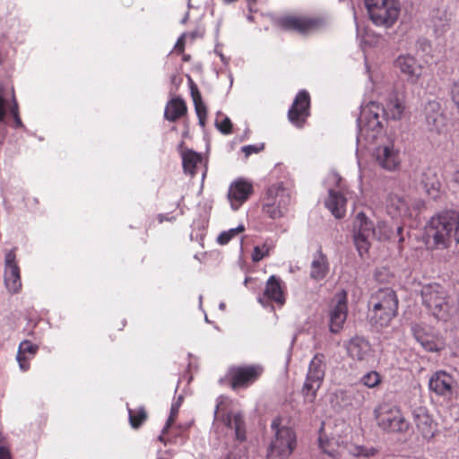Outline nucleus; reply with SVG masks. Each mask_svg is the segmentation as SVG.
Returning <instances> with one entry per match:
<instances>
[{
	"instance_id": "obj_1",
	"label": "nucleus",
	"mask_w": 459,
	"mask_h": 459,
	"mask_svg": "<svg viewBox=\"0 0 459 459\" xmlns=\"http://www.w3.org/2000/svg\"><path fill=\"white\" fill-rule=\"evenodd\" d=\"M403 111L404 106L398 100H391L385 108L374 101L361 107L358 118L359 139L367 141L377 139L383 131L380 116L384 115L387 119L398 120L402 118Z\"/></svg>"
},
{
	"instance_id": "obj_2",
	"label": "nucleus",
	"mask_w": 459,
	"mask_h": 459,
	"mask_svg": "<svg viewBox=\"0 0 459 459\" xmlns=\"http://www.w3.org/2000/svg\"><path fill=\"white\" fill-rule=\"evenodd\" d=\"M420 296L422 305L438 320L448 321L459 312L457 299L438 283L423 285Z\"/></svg>"
},
{
	"instance_id": "obj_3",
	"label": "nucleus",
	"mask_w": 459,
	"mask_h": 459,
	"mask_svg": "<svg viewBox=\"0 0 459 459\" xmlns=\"http://www.w3.org/2000/svg\"><path fill=\"white\" fill-rule=\"evenodd\" d=\"M359 133L357 136V143L362 147H368L375 144L373 157L377 165L386 171H395L401 165V151L400 147L391 136L384 134L383 132L376 140L367 141L359 139Z\"/></svg>"
},
{
	"instance_id": "obj_4",
	"label": "nucleus",
	"mask_w": 459,
	"mask_h": 459,
	"mask_svg": "<svg viewBox=\"0 0 459 459\" xmlns=\"http://www.w3.org/2000/svg\"><path fill=\"white\" fill-rule=\"evenodd\" d=\"M453 212H445L430 219L426 226L427 245L444 249L454 238L455 224Z\"/></svg>"
},
{
	"instance_id": "obj_5",
	"label": "nucleus",
	"mask_w": 459,
	"mask_h": 459,
	"mask_svg": "<svg viewBox=\"0 0 459 459\" xmlns=\"http://www.w3.org/2000/svg\"><path fill=\"white\" fill-rule=\"evenodd\" d=\"M273 437L268 449V459H287L297 446L295 431L281 424L280 418H275L271 423Z\"/></svg>"
},
{
	"instance_id": "obj_6",
	"label": "nucleus",
	"mask_w": 459,
	"mask_h": 459,
	"mask_svg": "<svg viewBox=\"0 0 459 459\" xmlns=\"http://www.w3.org/2000/svg\"><path fill=\"white\" fill-rule=\"evenodd\" d=\"M371 319L380 326L387 325L395 316L398 299L394 291L389 288L380 289L369 299Z\"/></svg>"
},
{
	"instance_id": "obj_7",
	"label": "nucleus",
	"mask_w": 459,
	"mask_h": 459,
	"mask_svg": "<svg viewBox=\"0 0 459 459\" xmlns=\"http://www.w3.org/2000/svg\"><path fill=\"white\" fill-rule=\"evenodd\" d=\"M365 5L372 22L385 28L392 27L401 12L399 0H365Z\"/></svg>"
},
{
	"instance_id": "obj_8",
	"label": "nucleus",
	"mask_w": 459,
	"mask_h": 459,
	"mask_svg": "<svg viewBox=\"0 0 459 459\" xmlns=\"http://www.w3.org/2000/svg\"><path fill=\"white\" fill-rule=\"evenodd\" d=\"M290 192L282 182L273 184L264 197L263 211L272 219H279L286 214L290 204Z\"/></svg>"
},
{
	"instance_id": "obj_9",
	"label": "nucleus",
	"mask_w": 459,
	"mask_h": 459,
	"mask_svg": "<svg viewBox=\"0 0 459 459\" xmlns=\"http://www.w3.org/2000/svg\"><path fill=\"white\" fill-rule=\"evenodd\" d=\"M374 414L377 425L385 431L403 433L409 429V422L396 406L387 403L380 404L375 409Z\"/></svg>"
},
{
	"instance_id": "obj_10",
	"label": "nucleus",
	"mask_w": 459,
	"mask_h": 459,
	"mask_svg": "<svg viewBox=\"0 0 459 459\" xmlns=\"http://www.w3.org/2000/svg\"><path fill=\"white\" fill-rule=\"evenodd\" d=\"M375 233L373 222L364 212H359L353 221V238L360 256L368 252Z\"/></svg>"
},
{
	"instance_id": "obj_11",
	"label": "nucleus",
	"mask_w": 459,
	"mask_h": 459,
	"mask_svg": "<svg viewBox=\"0 0 459 459\" xmlns=\"http://www.w3.org/2000/svg\"><path fill=\"white\" fill-rule=\"evenodd\" d=\"M325 371L324 356L316 354L311 359L307 378L303 386L305 398L308 402H313L319 387L321 386Z\"/></svg>"
},
{
	"instance_id": "obj_12",
	"label": "nucleus",
	"mask_w": 459,
	"mask_h": 459,
	"mask_svg": "<svg viewBox=\"0 0 459 459\" xmlns=\"http://www.w3.org/2000/svg\"><path fill=\"white\" fill-rule=\"evenodd\" d=\"M279 25L285 30L307 35L323 30L326 26V22L321 18L287 15L279 19Z\"/></svg>"
},
{
	"instance_id": "obj_13",
	"label": "nucleus",
	"mask_w": 459,
	"mask_h": 459,
	"mask_svg": "<svg viewBox=\"0 0 459 459\" xmlns=\"http://www.w3.org/2000/svg\"><path fill=\"white\" fill-rule=\"evenodd\" d=\"M228 399L220 397L217 402L214 412L215 420L221 421L223 425L230 430H233L236 439L243 441L246 438L245 422L240 413L226 411Z\"/></svg>"
},
{
	"instance_id": "obj_14",
	"label": "nucleus",
	"mask_w": 459,
	"mask_h": 459,
	"mask_svg": "<svg viewBox=\"0 0 459 459\" xmlns=\"http://www.w3.org/2000/svg\"><path fill=\"white\" fill-rule=\"evenodd\" d=\"M348 312L347 293L342 290L332 299L329 310V327L332 333H339L346 321Z\"/></svg>"
},
{
	"instance_id": "obj_15",
	"label": "nucleus",
	"mask_w": 459,
	"mask_h": 459,
	"mask_svg": "<svg viewBox=\"0 0 459 459\" xmlns=\"http://www.w3.org/2000/svg\"><path fill=\"white\" fill-rule=\"evenodd\" d=\"M4 281L5 288L12 294L18 293L22 290L21 270L13 250L5 254Z\"/></svg>"
},
{
	"instance_id": "obj_16",
	"label": "nucleus",
	"mask_w": 459,
	"mask_h": 459,
	"mask_svg": "<svg viewBox=\"0 0 459 459\" xmlns=\"http://www.w3.org/2000/svg\"><path fill=\"white\" fill-rule=\"evenodd\" d=\"M349 357L356 361L370 363L375 359V351L371 344L363 337L355 336L345 344Z\"/></svg>"
},
{
	"instance_id": "obj_17",
	"label": "nucleus",
	"mask_w": 459,
	"mask_h": 459,
	"mask_svg": "<svg viewBox=\"0 0 459 459\" xmlns=\"http://www.w3.org/2000/svg\"><path fill=\"white\" fill-rule=\"evenodd\" d=\"M411 332L417 342H419L426 351L435 352L441 350L442 344L430 326L425 324L412 323Z\"/></svg>"
},
{
	"instance_id": "obj_18",
	"label": "nucleus",
	"mask_w": 459,
	"mask_h": 459,
	"mask_svg": "<svg viewBox=\"0 0 459 459\" xmlns=\"http://www.w3.org/2000/svg\"><path fill=\"white\" fill-rule=\"evenodd\" d=\"M263 372L259 365L234 367L230 369L233 388L246 387L258 379Z\"/></svg>"
},
{
	"instance_id": "obj_19",
	"label": "nucleus",
	"mask_w": 459,
	"mask_h": 459,
	"mask_svg": "<svg viewBox=\"0 0 459 459\" xmlns=\"http://www.w3.org/2000/svg\"><path fill=\"white\" fill-rule=\"evenodd\" d=\"M310 99L307 91L298 93L288 112L289 120L297 127H302L309 116Z\"/></svg>"
},
{
	"instance_id": "obj_20",
	"label": "nucleus",
	"mask_w": 459,
	"mask_h": 459,
	"mask_svg": "<svg viewBox=\"0 0 459 459\" xmlns=\"http://www.w3.org/2000/svg\"><path fill=\"white\" fill-rule=\"evenodd\" d=\"M429 386L437 395L450 397L455 387V380L450 374L441 370L430 377Z\"/></svg>"
},
{
	"instance_id": "obj_21",
	"label": "nucleus",
	"mask_w": 459,
	"mask_h": 459,
	"mask_svg": "<svg viewBox=\"0 0 459 459\" xmlns=\"http://www.w3.org/2000/svg\"><path fill=\"white\" fill-rule=\"evenodd\" d=\"M426 124L429 130L440 132L446 124V118L441 111V105L437 100H429L424 107Z\"/></svg>"
},
{
	"instance_id": "obj_22",
	"label": "nucleus",
	"mask_w": 459,
	"mask_h": 459,
	"mask_svg": "<svg viewBox=\"0 0 459 459\" xmlns=\"http://www.w3.org/2000/svg\"><path fill=\"white\" fill-rule=\"evenodd\" d=\"M387 213L396 220H403L411 216L410 205L407 199L399 194L391 193L388 195L385 203Z\"/></svg>"
},
{
	"instance_id": "obj_23",
	"label": "nucleus",
	"mask_w": 459,
	"mask_h": 459,
	"mask_svg": "<svg viewBox=\"0 0 459 459\" xmlns=\"http://www.w3.org/2000/svg\"><path fill=\"white\" fill-rule=\"evenodd\" d=\"M258 301L265 307L268 301H273L279 306L285 303V297L281 286V281L275 275H272L266 281L263 297Z\"/></svg>"
},
{
	"instance_id": "obj_24",
	"label": "nucleus",
	"mask_w": 459,
	"mask_h": 459,
	"mask_svg": "<svg viewBox=\"0 0 459 459\" xmlns=\"http://www.w3.org/2000/svg\"><path fill=\"white\" fill-rule=\"evenodd\" d=\"M252 185L245 180L239 179L232 183L228 193V199L233 210H238L252 193Z\"/></svg>"
},
{
	"instance_id": "obj_25",
	"label": "nucleus",
	"mask_w": 459,
	"mask_h": 459,
	"mask_svg": "<svg viewBox=\"0 0 459 459\" xmlns=\"http://www.w3.org/2000/svg\"><path fill=\"white\" fill-rule=\"evenodd\" d=\"M413 421L423 438L430 439L435 433V425L425 407H417L412 411Z\"/></svg>"
},
{
	"instance_id": "obj_26",
	"label": "nucleus",
	"mask_w": 459,
	"mask_h": 459,
	"mask_svg": "<svg viewBox=\"0 0 459 459\" xmlns=\"http://www.w3.org/2000/svg\"><path fill=\"white\" fill-rule=\"evenodd\" d=\"M395 65L411 82H416L421 75V65L410 55L398 56Z\"/></svg>"
},
{
	"instance_id": "obj_27",
	"label": "nucleus",
	"mask_w": 459,
	"mask_h": 459,
	"mask_svg": "<svg viewBox=\"0 0 459 459\" xmlns=\"http://www.w3.org/2000/svg\"><path fill=\"white\" fill-rule=\"evenodd\" d=\"M346 204L347 199L342 193L333 189L329 190V195L325 200V206L335 218L341 219L344 217Z\"/></svg>"
},
{
	"instance_id": "obj_28",
	"label": "nucleus",
	"mask_w": 459,
	"mask_h": 459,
	"mask_svg": "<svg viewBox=\"0 0 459 459\" xmlns=\"http://www.w3.org/2000/svg\"><path fill=\"white\" fill-rule=\"evenodd\" d=\"M451 15L446 10H434L431 14V22L435 34L437 37L446 34L451 27Z\"/></svg>"
},
{
	"instance_id": "obj_29",
	"label": "nucleus",
	"mask_w": 459,
	"mask_h": 459,
	"mask_svg": "<svg viewBox=\"0 0 459 459\" xmlns=\"http://www.w3.org/2000/svg\"><path fill=\"white\" fill-rule=\"evenodd\" d=\"M328 271L329 264L326 256L321 251L316 252L311 262L310 277L316 281L323 280L327 275Z\"/></svg>"
},
{
	"instance_id": "obj_30",
	"label": "nucleus",
	"mask_w": 459,
	"mask_h": 459,
	"mask_svg": "<svg viewBox=\"0 0 459 459\" xmlns=\"http://www.w3.org/2000/svg\"><path fill=\"white\" fill-rule=\"evenodd\" d=\"M183 168L186 173L195 176L203 166V157L193 151H186L182 154Z\"/></svg>"
},
{
	"instance_id": "obj_31",
	"label": "nucleus",
	"mask_w": 459,
	"mask_h": 459,
	"mask_svg": "<svg viewBox=\"0 0 459 459\" xmlns=\"http://www.w3.org/2000/svg\"><path fill=\"white\" fill-rule=\"evenodd\" d=\"M420 180L422 189L431 197H437L439 189V182L435 172L431 169L423 171Z\"/></svg>"
},
{
	"instance_id": "obj_32",
	"label": "nucleus",
	"mask_w": 459,
	"mask_h": 459,
	"mask_svg": "<svg viewBox=\"0 0 459 459\" xmlns=\"http://www.w3.org/2000/svg\"><path fill=\"white\" fill-rule=\"evenodd\" d=\"M186 112L185 101L180 98H174L168 102L164 117L167 120L174 122Z\"/></svg>"
},
{
	"instance_id": "obj_33",
	"label": "nucleus",
	"mask_w": 459,
	"mask_h": 459,
	"mask_svg": "<svg viewBox=\"0 0 459 459\" xmlns=\"http://www.w3.org/2000/svg\"><path fill=\"white\" fill-rule=\"evenodd\" d=\"M348 452L353 456L371 457L377 455V450L373 446L349 443L346 445Z\"/></svg>"
},
{
	"instance_id": "obj_34",
	"label": "nucleus",
	"mask_w": 459,
	"mask_h": 459,
	"mask_svg": "<svg viewBox=\"0 0 459 459\" xmlns=\"http://www.w3.org/2000/svg\"><path fill=\"white\" fill-rule=\"evenodd\" d=\"M181 397L178 398V401L175 403H173L171 405V408H170V414H169V417L167 420V423L165 425V427L163 428L162 429V432L161 434L159 436V440L160 442H164L166 443L167 442V437H166V434L169 430V429L172 426V424L174 423L177 416H178V409H179V406H180V402H181Z\"/></svg>"
},
{
	"instance_id": "obj_35",
	"label": "nucleus",
	"mask_w": 459,
	"mask_h": 459,
	"mask_svg": "<svg viewBox=\"0 0 459 459\" xmlns=\"http://www.w3.org/2000/svg\"><path fill=\"white\" fill-rule=\"evenodd\" d=\"M381 375L375 370L368 371V373L364 374L360 378V383L368 388H375L381 384Z\"/></svg>"
},
{
	"instance_id": "obj_36",
	"label": "nucleus",
	"mask_w": 459,
	"mask_h": 459,
	"mask_svg": "<svg viewBox=\"0 0 459 459\" xmlns=\"http://www.w3.org/2000/svg\"><path fill=\"white\" fill-rule=\"evenodd\" d=\"M273 247V243L271 240H266L262 247H255L252 254V260L254 262L261 261L264 257L269 255Z\"/></svg>"
},
{
	"instance_id": "obj_37",
	"label": "nucleus",
	"mask_w": 459,
	"mask_h": 459,
	"mask_svg": "<svg viewBox=\"0 0 459 459\" xmlns=\"http://www.w3.org/2000/svg\"><path fill=\"white\" fill-rule=\"evenodd\" d=\"M215 126L224 134L231 133L232 124L230 119L220 111L216 114Z\"/></svg>"
},
{
	"instance_id": "obj_38",
	"label": "nucleus",
	"mask_w": 459,
	"mask_h": 459,
	"mask_svg": "<svg viewBox=\"0 0 459 459\" xmlns=\"http://www.w3.org/2000/svg\"><path fill=\"white\" fill-rule=\"evenodd\" d=\"M392 230L387 225L385 221H379L377 228H376V233L374 236V238H377L380 241L386 240L391 238L392 237Z\"/></svg>"
},
{
	"instance_id": "obj_39",
	"label": "nucleus",
	"mask_w": 459,
	"mask_h": 459,
	"mask_svg": "<svg viewBox=\"0 0 459 459\" xmlns=\"http://www.w3.org/2000/svg\"><path fill=\"white\" fill-rule=\"evenodd\" d=\"M129 420L133 428H138L146 419V412L143 408L136 411L128 410Z\"/></svg>"
},
{
	"instance_id": "obj_40",
	"label": "nucleus",
	"mask_w": 459,
	"mask_h": 459,
	"mask_svg": "<svg viewBox=\"0 0 459 459\" xmlns=\"http://www.w3.org/2000/svg\"><path fill=\"white\" fill-rule=\"evenodd\" d=\"M245 228L243 225H239L238 226L237 228H234V229H230L228 231H223L221 232L218 238H217V242L220 244V245H226L230 242V240L234 237L236 236L237 234L244 231Z\"/></svg>"
},
{
	"instance_id": "obj_41",
	"label": "nucleus",
	"mask_w": 459,
	"mask_h": 459,
	"mask_svg": "<svg viewBox=\"0 0 459 459\" xmlns=\"http://www.w3.org/2000/svg\"><path fill=\"white\" fill-rule=\"evenodd\" d=\"M38 350V346L31 343L30 341H23L19 345L18 353L22 356L32 358Z\"/></svg>"
},
{
	"instance_id": "obj_42",
	"label": "nucleus",
	"mask_w": 459,
	"mask_h": 459,
	"mask_svg": "<svg viewBox=\"0 0 459 459\" xmlns=\"http://www.w3.org/2000/svg\"><path fill=\"white\" fill-rule=\"evenodd\" d=\"M192 96L197 117L206 116V107L202 100L200 93L197 91L195 92L192 91Z\"/></svg>"
},
{
	"instance_id": "obj_43",
	"label": "nucleus",
	"mask_w": 459,
	"mask_h": 459,
	"mask_svg": "<svg viewBox=\"0 0 459 459\" xmlns=\"http://www.w3.org/2000/svg\"><path fill=\"white\" fill-rule=\"evenodd\" d=\"M0 459H11L10 448L6 438L0 429Z\"/></svg>"
},
{
	"instance_id": "obj_44",
	"label": "nucleus",
	"mask_w": 459,
	"mask_h": 459,
	"mask_svg": "<svg viewBox=\"0 0 459 459\" xmlns=\"http://www.w3.org/2000/svg\"><path fill=\"white\" fill-rule=\"evenodd\" d=\"M10 113L12 114V116L13 117L15 126L22 127L23 124L19 117L18 103H17L14 96H13V101H12V105L10 107Z\"/></svg>"
},
{
	"instance_id": "obj_45",
	"label": "nucleus",
	"mask_w": 459,
	"mask_h": 459,
	"mask_svg": "<svg viewBox=\"0 0 459 459\" xmlns=\"http://www.w3.org/2000/svg\"><path fill=\"white\" fill-rule=\"evenodd\" d=\"M450 94L453 102L459 108V79L451 85Z\"/></svg>"
},
{
	"instance_id": "obj_46",
	"label": "nucleus",
	"mask_w": 459,
	"mask_h": 459,
	"mask_svg": "<svg viewBox=\"0 0 459 459\" xmlns=\"http://www.w3.org/2000/svg\"><path fill=\"white\" fill-rule=\"evenodd\" d=\"M264 149V145H245L241 148L242 152L245 153L246 157H248L249 155L253 153H257L261 150Z\"/></svg>"
},
{
	"instance_id": "obj_47",
	"label": "nucleus",
	"mask_w": 459,
	"mask_h": 459,
	"mask_svg": "<svg viewBox=\"0 0 459 459\" xmlns=\"http://www.w3.org/2000/svg\"><path fill=\"white\" fill-rule=\"evenodd\" d=\"M31 358H30L28 356H22V355L17 354V360H18L20 368L22 371H26L29 369V367H30L29 360Z\"/></svg>"
},
{
	"instance_id": "obj_48",
	"label": "nucleus",
	"mask_w": 459,
	"mask_h": 459,
	"mask_svg": "<svg viewBox=\"0 0 459 459\" xmlns=\"http://www.w3.org/2000/svg\"><path fill=\"white\" fill-rule=\"evenodd\" d=\"M6 114H7L6 100L2 96V94H0V122H3L4 120Z\"/></svg>"
},
{
	"instance_id": "obj_49",
	"label": "nucleus",
	"mask_w": 459,
	"mask_h": 459,
	"mask_svg": "<svg viewBox=\"0 0 459 459\" xmlns=\"http://www.w3.org/2000/svg\"><path fill=\"white\" fill-rule=\"evenodd\" d=\"M403 227L402 225L397 226L395 235L398 237V248L402 250L403 243L404 241V236L403 235Z\"/></svg>"
},
{
	"instance_id": "obj_50",
	"label": "nucleus",
	"mask_w": 459,
	"mask_h": 459,
	"mask_svg": "<svg viewBox=\"0 0 459 459\" xmlns=\"http://www.w3.org/2000/svg\"><path fill=\"white\" fill-rule=\"evenodd\" d=\"M184 45H185L184 37H183V36H181V37L178 39V41H177V43H176V45H175V48L178 49L179 51H183V49H184Z\"/></svg>"
},
{
	"instance_id": "obj_51",
	"label": "nucleus",
	"mask_w": 459,
	"mask_h": 459,
	"mask_svg": "<svg viewBox=\"0 0 459 459\" xmlns=\"http://www.w3.org/2000/svg\"><path fill=\"white\" fill-rule=\"evenodd\" d=\"M225 459H242L238 454L230 453Z\"/></svg>"
},
{
	"instance_id": "obj_52",
	"label": "nucleus",
	"mask_w": 459,
	"mask_h": 459,
	"mask_svg": "<svg viewBox=\"0 0 459 459\" xmlns=\"http://www.w3.org/2000/svg\"><path fill=\"white\" fill-rule=\"evenodd\" d=\"M453 179L454 181L459 185V168L456 169V171L455 172L454 176H453Z\"/></svg>"
},
{
	"instance_id": "obj_53",
	"label": "nucleus",
	"mask_w": 459,
	"mask_h": 459,
	"mask_svg": "<svg viewBox=\"0 0 459 459\" xmlns=\"http://www.w3.org/2000/svg\"><path fill=\"white\" fill-rule=\"evenodd\" d=\"M319 445H320V447L322 448V450L325 452V453H328L330 454V452L328 450H326V448L324 446V441H323V438L320 437L319 438Z\"/></svg>"
},
{
	"instance_id": "obj_54",
	"label": "nucleus",
	"mask_w": 459,
	"mask_h": 459,
	"mask_svg": "<svg viewBox=\"0 0 459 459\" xmlns=\"http://www.w3.org/2000/svg\"><path fill=\"white\" fill-rule=\"evenodd\" d=\"M205 117H206V116H201V117H198L199 124H200L202 126H204Z\"/></svg>"
},
{
	"instance_id": "obj_55",
	"label": "nucleus",
	"mask_w": 459,
	"mask_h": 459,
	"mask_svg": "<svg viewBox=\"0 0 459 459\" xmlns=\"http://www.w3.org/2000/svg\"><path fill=\"white\" fill-rule=\"evenodd\" d=\"M219 307L221 310H224L225 309V303L221 302L220 305H219Z\"/></svg>"
},
{
	"instance_id": "obj_56",
	"label": "nucleus",
	"mask_w": 459,
	"mask_h": 459,
	"mask_svg": "<svg viewBox=\"0 0 459 459\" xmlns=\"http://www.w3.org/2000/svg\"><path fill=\"white\" fill-rule=\"evenodd\" d=\"M203 296L199 297L200 303L202 302Z\"/></svg>"
}]
</instances>
